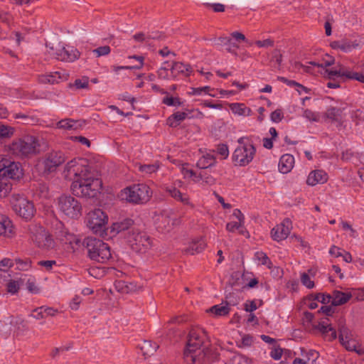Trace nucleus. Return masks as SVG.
I'll return each mask as SVG.
<instances>
[{
    "label": "nucleus",
    "mask_w": 364,
    "mask_h": 364,
    "mask_svg": "<svg viewBox=\"0 0 364 364\" xmlns=\"http://www.w3.org/2000/svg\"><path fill=\"white\" fill-rule=\"evenodd\" d=\"M206 340L203 329L196 328L190 331L183 352V359L187 364H210L218 360L216 348L205 347Z\"/></svg>",
    "instance_id": "nucleus-1"
},
{
    "label": "nucleus",
    "mask_w": 364,
    "mask_h": 364,
    "mask_svg": "<svg viewBox=\"0 0 364 364\" xmlns=\"http://www.w3.org/2000/svg\"><path fill=\"white\" fill-rule=\"evenodd\" d=\"M90 173H81V176L74 180L70 186L73 195L77 197L95 198L102 188V181L89 176Z\"/></svg>",
    "instance_id": "nucleus-2"
},
{
    "label": "nucleus",
    "mask_w": 364,
    "mask_h": 364,
    "mask_svg": "<svg viewBox=\"0 0 364 364\" xmlns=\"http://www.w3.org/2000/svg\"><path fill=\"white\" fill-rule=\"evenodd\" d=\"M125 240L129 247L137 253H146L153 246L152 238L139 227L132 229L126 234Z\"/></svg>",
    "instance_id": "nucleus-3"
},
{
    "label": "nucleus",
    "mask_w": 364,
    "mask_h": 364,
    "mask_svg": "<svg viewBox=\"0 0 364 364\" xmlns=\"http://www.w3.org/2000/svg\"><path fill=\"white\" fill-rule=\"evenodd\" d=\"M82 245L86 247L88 256L92 260L105 263L112 257L109 246L101 240L88 237L83 240Z\"/></svg>",
    "instance_id": "nucleus-4"
},
{
    "label": "nucleus",
    "mask_w": 364,
    "mask_h": 364,
    "mask_svg": "<svg viewBox=\"0 0 364 364\" xmlns=\"http://www.w3.org/2000/svg\"><path fill=\"white\" fill-rule=\"evenodd\" d=\"M40 144L36 137L31 135L14 141L9 145L11 153L17 156H27L40 152Z\"/></svg>",
    "instance_id": "nucleus-5"
},
{
    "label": "nucleus",
    "mask_w": 364,
    "mask_h": 364,
    "mask_svg": "<svg viewBox=\"0 0 364 364\" xmlns=\"http://www.w3.org/2000/svg\"><path fill=\"white\" fill-rule=\"evenodd\" d=\"M151 193L147 185L138 183L124 188L121 193V196L122 199L129 203H144L149 200Z\"/></svg>",
    "instance_id": "nucleus-6"
},
{
    "label": "nucleus",
    "mask_w": 364,
    "mask_h": 364,
    "mask_svg": "<svg viewBox=\"0 0 364 364\" xmlns=\"http://www.w3.org/2000/svg\"><path fill=\"white\" fill-rule=\"evenodd\" d=\"M58 208L67 217L77 219L82 215V205L78 200L70 195H61L58 198Z\"/></svg>",
    "instance_id": "nucleus-7"
},
{
    "label": "nucleus",
    "mask_w": 364,
    "mask_h": 364,
    "mask_svg": "<svg viewBox=\"0 0 364 364\" xmlns=\"http://www.w3.org/2000/svg\"><path fill=\"white\" fill-rule=\"evenodd\" d=\"M11 203L13 210L22 218L28 220L34 216L36 213L34 205L24 196L19 194H14L11 197Z\"/></svg>",
    "instance_id": "nucleus-8"
},
{
    "label": "nucleus",
    "mask_w": 364,
    "mask_h": 364,
    "mask_svg": "<svg viewBox=\"0 0 364 364\" xmlns=\"http://www.w3.org/2000/svg\"><path fill=\"white\" fill-rule=\"evenodd\" d=\"M107 216L100 209H95L87 215V225L96 235L103 236L105 234Z\"/></svg>",
    "instance_id": "nucleus-9"
},
{
    "label": "nucleus",
    "mask_w": 364,
    "mask_h": 364,
    "mask_svg": "<svg viewBox=\"0 0 364 364\" xmlns=\"http://www.w3.org/2000/svg\"><path fill=\"white\" fill-rule=\"evenodd\" d=\"M28 231L32 240L38 247L46 249L53 247V240L43 227L37 224H31Z\"/></svg>",
    "instance_id": "nucleus-10"
},
{
    "label": "nucleus",
    "mask_w": 364,
    "mask_h": 364,
    "mask_svg": "<svg viewBox=\"0 0 364 364\" xmlns=\"http://www.w3.org/2000/svg\"><path fill=\"white\" fill-rule=\"evenodd\" d=\"M50 49L53 52L50 53L56 59L67 61L73 62L78 59L80 55V53L78 50L73 46H63L60 43L56 44L55 47H51Z\"/></svg>",
    "instance_id": "nucleus-11"
},
{
    "label": "nucleus",
    "mask_w": 364,
    "mask_h": 364,
    "mask_svg": "<svg viewBox=\"0 0 364 364\" xmlns=\"http://www.w3.org/2000/svg\"><path fill=\"white\" fill-rule=\"evenodd\" d=\"M255 151L252 144L240 146L235 150L232 160L236 165L246 166L252 161Z\"/></svg>",
    "instance_id": "nucleus-12"
},
{
    "label": "nucleus",
    "mask_w": 364,
    "mask_h": 364,
    "mask_svg": "<svg viewBox=\"0 0 364 364\" xmlns=\"http://www.w3.org/2000/svg\"><path fill=\"white\" fill-rule=\"evenodd\" d=\"M343 347L350 352H354L358 355H364V347L354 334L343 326Z\"/></svg>",
    "instance_id": "nucleus-13"
},
{
    "label": "nucleus",
    "mask_w": 364,
    "mask_h": 364,
    "mask_svg": "<svg viewBox=\"0 0 364 364\" xmlns=\"http://www.w3.org/2000/svg\"><path fill=\"white\" fill-rule=\"evenodd\" d=\"M0 176L6 177L9 180L19 178L22 176L20 164L2 158L0 160Z\"/></svg>",
    "instance_id": "nucleus-14"
},
{
    "label": "nucleus",
    "mask_w": 364,
    "mask_h": 364,
    "mask_svg": "<svg viewBox=\"0 0 364 364\" xmlns=\"http://www.w3.org/2000/svg\"><path fill=\"white\" fill-rule=\"evenodd\" d=\"M65 161V154L60 151H53L46 154L44 160L45 170L52 172Z\"/></svg>",
    "instance_id": "nucleus-15"
},
{
    "label": "nucleus",
    "mask_w": 364,
    "mask_h": 364,
    "mask_svg": "<svg viewBox=\"0 0 364 364\" xmlns=\"http://www.w3.org/2000/svg\"><path fill=\"white\" fill-rule=\"evenodd\" d=\"M291 221L287 218L279 224L276 225L271 231L272 237L274 240L281 241L286 239L290 233Z\"/></svg>",
    "instance_id": "nucleus-16"
},
{
    "label": "nucleus",
    "mask_w": 364,
    "mask_h": 364,
    "mask_svg": "<svg viewBox=\"0 0 364 364\" xmlns=\"http://www.w3.org/2000/svg\"><path fill=\"white\" fill-rule=\"evenodd\" d=\"M87 168L85 167L82 164H79V162L76 159H73L67 163L65 167L64 172L65 173V176L69 177L71 174H73L76 178H78L81 176V173H85L87 172Z\"/></svg>",
    "instance_id": "nucleus-17"
},
{
    "label": "nucleus",
    "mask_w": 364,
    "mask_h": 364,
    "mask_svg": "<svg viewBox=\"0 0 364 364\" xmlns=\"http://www.w3.org/2000/svg\"><path fill=\"white\" fill-rule=\"evenodd\" d=\"M139 226L135 224L132 219L125 218L122 220L114 223L111 227V232L119 233L127 231V234H128L132 229L137 228Z\"/></svg>",
    "instance_id": "nucleus-18"
},
{
    "label": "nucleus",
    "mask_w": 364,
    "mask_h": 364,
    "mask_svg": "<svg viewBox=\"0 0 364 364\" xmlns=\"http://www.w3.org/2000/svg\"><path fill=\"white\" fill-rule=\"evenodd\" d=\"M66 80V76L61 75L59 72L43 74L38 76V82L40 84H58L61 80Z\"/></svg>",
    "instance_id": "nucleus-19"
},
{
    "label": "nucleus",
    "mask_w": 364,
    "mask_h": 364,
    "mask_svg": "<svg viewBox=\"0 0 364 364\" xmlns=\"http://www.w3.org/2000/svg\"><path fill=\"white\" fill-rule=\"evenodd\" d=\"M170 70L173 77H176L178 74H183L186 76H188L193 71V69L189 64H185L178 61H173Z\"/></svg>",
    "instance_id": "nucleus-20"
},
{
    "label": "nucleus",
    "mask_w": 364,
    "mask_h": 364,
    "mask_svg": "<svg viewBox=\"0 0 364 364\" xmlns=\"http://www.w3.org/2000/svg\"><path fill=\"white\" fill-rule=\"evenodd\" d=\"M327 174L322 170H316L311 171L306 180V183L310 186H315L318 183H323L327 181Z\"/></svg>",
    "instance_id": "nucleus-21"
},
{
    "label": "nucleus",
    "mask_w": 364,
    "mask_h": 364,
    "mask_svg": "<svg viewBox=\"0 0 364 364\" xmlns=\"http://www.w3.org/2000/svg\"><path fill=\"white\" fill-rule=\"evenodd\" d=\"M156 228L161 232H168L170 230L173 221L167 214L158 215L155 220Z\"/></svg>",
    "instance_id": "nucleus-22"
},
{
    "label": "nucleus",
    "mask_w": 364,
    "mask_h": 364,
    "mask_svg": "<svg viewBox=\"0 0 364 364\" xmlns=\"http://www.w3.org/2000/svg\"><path fill=\"white\" fill-rule=\"evenodd\" d=\"M294 164V158L291 154H284L280 158L279 162V170L282 173H289L293 168Z\"/></svg>",
    "instance_id": "nucleus-23"
},
{
    "label": "nucleus",
    "mask_w": 364,
    "mask_h": 364,
    "mask_svg": "<svg viewBox=\"0 0 364 364\" xmlns=\"http://www.w3.org/2000/svg\"><path fill=\"white\" fill-rule=\"evenodd\" d=\"M166 191L169 195L176 200L182 203L184 205H190L193 208V205L190 202L189 196L186 193H182L179 190L175 187L167 188Z\"/></svg>",
    "instance_id": "nucleus-24"
},
{
    "label": "nucleus",
    "mask_w": 364,
    "mask_h": 364,
    "mask_svg": "<svg viewBox=\"0 0 364 364\" xmlns=\"http://www.w3.org/2000/svg\"><path fill=\"white\" fill-rule=\"evenodd\" d=\"M14 226L9 218L0 214V235L11 237L13 234Z\"/></svg>",
    "instance_id": "nucleus-25"
},
{
    "label": "nucleus",
    "mask_w": 364,
    "mask_h": 364,
    "mask_svg": "<svg viewBox=\"0 0 364 364\" xmlns=\"http://www.w3.org/2000/svg\"><path fill=\"white\" fill-rule=\"evenodd\" d=\"M60 227L56 232L57 237L60 241L65 243H73V242H77V239L73 234H71L68 230L64 228L62 223H60Z\"/></svg>",
    "instance_id": "nucleus-26"
},
{
    "label": "nucleus",
    "mask_w": 364,
    "mask_h": 364,
    "mask_svg": "<svg viewBox=\"0 0 364 364\" xmlns=\"http://www.w3.org/2000/svg\"><path fill=\"white\" fill-rule=\"evenodd\" d=\"M128 58L129 59H135L137 61V63H135V65H130V66H114L113 70L115 73H117L120 70H134V69L139 70L143 68L144 64V58L143 56L134 55H129L128 57Z\"/></svg>",
    "instance_id": "nucleus-27"
},
{
    "label": "nucleus",
    "mask_w": 364,
    "mask_h": 364,
    "mask_svg": "<svg viewBox=\"0 0 364 364\" xmlns=\"http://www.w3.org/2000/svg\"><path fill=\"white\" fill-rule=\"evenodd\" d=\"M215 164V157L212 154L203 155L197 162L196 166L200 169H206Z\"/></svg>",
    "instance_id": "nucleus-28"
},
{
    "label": "nucleus",
    "mask_w": 364,
    "mask_h": 364,
    "mask_svg": "<svg viewBox=\"0 0 364 364\" xmlns=\"http://www.w3.org/2000/svg\"><path fill=\"white\" fill-rule=\"evenodd\" d=\"M215 44L218 46H226L228 52L237 55L235 49L238 48L239 46L232 42V38L230 37H220L216 40Z\"/></svg>",
    "instance_id": "nucleus-29"
},
{
    "label": "nucleus",
    "mask_w": 364,
    "mask_h": 364,
    "mask_svg": "<svg viewBox=\"0 0 364 364\" xmlns=\"http://www.w3.org/2000/svg\"><path fill=\"white\" fill-rule=\"evenodd\" d=\"M159 348V346L156 343H153L151 341H144L140 345V349L145 356L153 355Z\"/></svg>",
    "instance_id": "nucleus-30"
},
{
    "label": "nucleus",
    "mask_w": 364,
    "mask_h": 364,
    "mask_svg": "<svg viewBox=\"0 0 364 364\" xmlns=\"http://www.w3.org/2000/svg\"><path fill=\"white\" fill-rule=\"evenodd\" d=\"M230 108L234 114L240 116H250L252 114L251 109L242 103H232Z\"/></svg>",
    "instance_id": "nucleus-31"
},
{
    "label": "nucleus",
    "mask_w": 364,
    "mask_h": 364,
    "mask_svg": "<svg viewBox=\"0 0 364 364\" xmlns=\"http://www.w3.org/2000/svg\"><path fill=\"white\" fill-rule=\"evenodd\" d=\"M205 247V243L203 240L200 239L193 241L189 247L186 249V252L190 255H195L201 252Z\"/></svg>",
    "instance_id": "nucleus-32"
},
{
    "label": "nucleus",
    "mask_w": 364,
    "mask_h": 364,
    "mask_svg": "<svg viewBox=\"0 0 364 364\" xmlns=\"http://www.w3.org/2000/svg\"><path fill=\"white\" fill-rule=\"evenodd\" d=\"M187 117L186 112H177L167 119V124L171 127H176Z\"/></svg>",
    "instance_id": "nucleus-33"
},
{
    "label": "nucleus",
    "mask_w": 364,
    "mask_h": 364,
    "mask_svg": "<svg viewBox=\"0 0 364 364\" xmlns=\"http://www.w3.org/2000/svg\"><path fill=\"white\" fill-rule=\"evenodd\" d=\"M346 80H355L364 83V75L360 73L343 68V82H344Z\"/></svg>",
    "instance_id": "nucleus-34"
},
{
    "label": "nucleus",
    "mask_w": 364,
    "mask_h": 364,
    "mask_svg": "<svg viewBox=\"0 0 364 364\" xmlns=\"http://www.w3.org/2000/svg\"><path fill=\"white\" fill-rule=\"evenodd\" d=\"M316 328L326 336H327L328 333L330 332L331 334L329 336L328 340H333L336 338V331L334 328L331 327V326L326 323L325 321L319 322L317 325Z\"/></svg>",
    "instance_id": "nucleus-35"
},
{
    "label": "nucleus",
    "mask_w": 364,
    "mask_h": 364,
    "mask_svg": "<svg viewBox=\"0 0 364 364\" xmlns=\"http://www.w3.org/2000/svg\"><path fill=\"white\" fill-rule=\"evenodd\" d=\"M306 299L309 301H318L322 304H326L331 302L332 296L329 294L318 293L309 294Z\"/></svg>",
    "instance_id": "nucleus-36"
},
{
    "label": "nucleus",
    "mask_w": 364,
    "mask_h": 364,
    "mask_svg": "<svg viewBox=\"0 0 364 364\" xmlns=\"http://www.w3.org/2000/svg\"><path fill=\"white\" fill-rule=\"evenodd\" d=\"M12 185L6 177L0 176V197H6L11 191Z\"/></svg>",
    "instance_id": "nucleus-37"
},
{
    "label": "nucleus",
    "mask_w": 364,
    "mask_h": 364,
    "mask_svg": "<svg viewBox=\"0 0 364 364\" xmlns=\"http://www.w3.org/2000/svg\"><path fill=\"white\" fill-rule=\"evenodd\" d=\"M193 181L196 183L200 181H203V183L205 184L213 186L215 183L216 180L213 176L208 174L206 171H201L198 176H196V179H193Z\"/></svg>",
    "instance_id": "nucleus-38"
},
{
    "label": "nucleus",
    "mask_w": 364,
    "mask_h": 364,
    "mask_svg": "<svg viewBox=\"0 0 364 364\" xmlns=\"http://www.w3.org/2000/svg\"><path fill=\"white\" fill-rule=\"evenodd\" d=\"M230 309L225 306L215 305L208 310L215 316H224L229 314Z\"/></svg>",
    "instance_id": "nucleus-39"
},
{
    "label": "nucleus",
    "mask_w": 364,
    "mask_h": 364,
    "mask_svg": "<svg viewBox=\"0 0 364 364\" xmlns=\"http://www.w3.org/2000/svg\"><path fill=\"white\" fill-rule=\"evenodd\" d=\"M326 118L332 122H339L341 115V111L339 108L330 107L325 113Z\"/></svg>",
    "instance_id": "nucleus-40"
},
{
    "label": "nucleus",
    "mask_w": 364,
    "mask_h": 364,
    "mask_svg": "<svg viewBox=\"0 0 364 364\" xmlns=\"http://www.w3.org/2000/svg\"><path fill=\"white\" fill-rule=\"evenodd\" d=\"M77 122L69 119L60 120L57 124V127L64 129H72L75 128Z\"/></svg>",
    "instance_id": "nucleus-41"
},
{
    "label": "nucleus",
    "mask_w": 364,
    "mask_h": 364,
    "mask_svg": "<svg viewBox=\"0 0 364 364\" xmlns=\"http://www.w3.org/2000/svg\"><path fill=\"white\" fill-rule=\"evenodd\" d=\"M343 111H345L344 116L347 117L348 116L350 118H351L353 120L355 119H360L364 121V112H361L363 114V116H360V114H358V112H360V109H357L355 110H350L348 109L347 107H343Z\"/></svg>",
    "instance_id": "nucleus-42"
},
{
    "label": "nucleus",
    "mask_w": 364,
    "mask_h": 364,
    "mask_svg": "<svg viewBox=\"0 0 364 364\" xmlns=\"http://www.w3.org/2000/svg\"><path fill=\"white\" fill-rule=\"evenodd\" d=\"M255 257L257 260L261 261L262 264L266 265L269 269L272 268V263L265 253L257 252L255 253Z\"/></svg>",
    "instance_id": "nucleus-43"
},
{
    "label": "nucleus",
    "mask_w": 364,
    "mask_h": 364,
    "mask_svg": "<svg viewBox=\"0 0 364 364\" xmlns=\"http://www.w3.org/2000/svg\"><path fill=\"white\" fill-rule=\"evenodd\" d=\"M20 289V284L18 281L9 280L6 284V290L8 293L11 294H16Z\"/></svg>",
    "instance_id": "nucleus-44"
},
{
    "label": "nucleus",
    "mask_w": 364,
    "mask_h": 364,
    "mask_svg": "<svg viewBox=\"0 0 364 364\" xmlns=\"http://www.w3.org/2000/svg\"><path fill=\"white\" fill-rule=\"evenodd\" d=\"M74 86L76 89H85L89 86L88 77H84L82 79H76L73 85L70 84V87Z\"/></svg>",
    "instance_id": "nucleus-45"
},
{
    "label": "nucleus",
    "mask_w": 364,
    "mask_h": 364,
    "mask_svg": "<svg viewBox=\"0 0 364 364\" xmlns=\"http://www.w3.org/2000/svg\"><path fill=\"white\" fill-rule=\"evenodd\" d=\"M359 46V43L357 41H350L345 39L343 41V52H350L353 49H355Z\"/></svg>",
    "instance_id": "nucleus-46"
},
{
    "label": "nucleus",
    "mask_w": 364,
    "mask_h": 364,
    "mask_svg": "<svg viewBox=\"0 0 364 364\" xmlns=\"http://www.w3.org/2000/svg\"><path fill=\"white\" fill-rule=\"evenodd\" d=\"M15 262L18 265V269L21 271H26L31 267V261L29 259H16Z\"/></svg>",
    "instance_id": "nucleus-47"
},
{
    "label": "nucleus",
    "mask_w": 364,
    "mask_h": 364,
    "mask_svg": "<svg viewBox=\"0 0 364 364\" xmlns=\"http://www.w3.org/2000/svg\"><path fill=\"white\" fill-rule=\"evenodd\" d=\"M162 102L168 106H180L182 104L178 97H173L171 96H166L163 99Z\"/></svg>",
    "instance_id": "nucleus-48"
},
{
    "label": "nucleus",
    "mask_w": 364,
    "mask_h": 364,
    "mask_svg": "<svg viewBox=\"0 0 364 364\" xmlns=\"http://www.w3.org/2000/svg\"><path fill=\"white\" fill-rule=\"evenodd\" d=\"M240 301V298L236 293L232 292L226 296V306H235Z\"/></svg>",
    "instance_id": "nucleus-49"
},
{
    "label": "nucleus",
    "mask_w": 364,
    "mask_h": 364,
    "mask_svg": "<svg viewBox=\"0 0 364 364\" xmlns=\"http://www.w3.org/2000/svg\"><path fill=\"white\" fill-rule=\"evenodd\" d=\"M323 63L321 65L316 64L314 62H310V64L317 65L318 67H323V66L328 67V66H330V65H332L334 64L335 59L333 56L326 54L325 55V57L323 58Z\"/></svg>",
    "instance_id": "nucleus-50"
},
{
    "label": "nucleus",
    "mask_w": 364,
    "mask_h": 364,
    "mask_svg": "<svg viewBox=\"0 0 364 364\" xmlns=\"http://www.w3.org/2000/svg\"><path fill=\"white\" fill-rule=\"evenodd\" d=\"M14 129L4 125L0 126V137L8 138L13 135Z\"/></svg>",
    "instance_id": "nucleus-51"
},
{
    "label": "nucleus",
    "mask_w": 364,
    "mask_h": 364,
    "mask_svg": "<svg viewBox=\"0 0 364 364\" xmlns=\"http://www.w3.org/2000/svg\"><path fill=\"white\" fill-rule=\"evenodd\" d=\"M270 118L275 123L280 122L284 118V113L281 109H277L271 113Z\"/></svg>",
    "instance_id": "nucleus-52"
},
{
    "label": "nucleus",
    "mask_w": 364,
    "mask_h": 364,
    "mask_svg": "<svg viewBox=\"0 0 364 364\" xmlns=\"http://www.w3.org/2000/svg\"><path fill=\"white\" fill-rule=\"evenodd\" d=\"M301 282L308 289H312L314 287V282L310 279L307 273H302L301 275Z\"/></svg>",
    "instance_id": "nucleus-53"
},
{
    "label": "nucleus",
    "mask_w": 364,
    "mask_h": 364,
    "mask_svg": "<svg viewBox=\"0 0 364 364\" xmlns=\"http://www.w3.org/2000/svg\"><path fill=\"white\" fill-rule=\"evenodd\" d=\"M111 51L110 47L109 46H104L98 47L96 49H94L92 52L97 55V57H100L102 55H108Z\"/></svg>",
    "instance_id": "nucleus-54"
},
{
    "label": "nucleus",
    "mask_w": 364,
    "mask_h": 364,
    "mask_svg": "<svg viewBox=\"0 0 364 364\" xmlns=\"http://www.w3.org/2000/svg\"><path fill=\"white\" fill-rule=\"evenodd\" d=\"M159 166L156 164L141 165L139 170L146 173H152L157 171Z\"/></svg>",
    "instance_id": "nucleus-55"
},
{
    "label": "nucleus",
    "mask_w": 364,
    "mask_h": 364,
    "mask_svg": "<svg viewBox=\"0 0 364 364\" xmlns=\"http://www.w3.org/2000/svg\"><path fill=\"white\" fill-rule=\"evenodd\" d=\"M332 299L331 301V304L333 306H340L341 305V291L335 290L333 292V295H331Z\"/></svg>",
    "instance_id": "nucleus-56"
},
{
    "label": "nucleus",
    "mask_w": 364,
    "mask_h": 364,
    "mask_svg": "<svg viewBox=\"0 0 364 364\" xmlns=\"http://www.w3.org/2000/svg\"><path fill=\"white\" fill-rule=\"evenodd\" d=\"M336 306H333L332 304L330 306H323L318 311V314L323 313L326 316H331L335 312V307Z\"/></svg>",
    "instance_id": "nucleus-57"
},
{
    "label": "nucleus",
    "mask_w": 364,
    "mask_h": 364,
    "mask_svg": "<svg viewBox=\"0 0 364 364\" xmlns=\"http://www.w3.org/2000/svg\"><path fill=\"white\" fill-rule=\"evenodd\" d=\"M0 21L10 24L13 21V17L10 13L0 10Z\"/></svg>",
    "instance_id": "nucleus-58"
},
{
    "label": "nucleus",
    "mask_w": 364,
    "mask_h": 364,
    "mask_svg": "<svg viewBox=\"0 0 364 364\" xmlns=\"http://www.w3.org/2000/svg\"><path fill=\"white\" fill-rule=\"evenodd\" d=\"M44 307H39L33 311L31 314V316L36 319H43L46 318L45 313H43Z\"/></svg>",
    "instance_id": "nucleus-59"
},
{
    "label": "nucleus",
    "mask_w": 364,
    "mask_h": 364,
    "mask_svg": "<svg viewBox=\"0 0 364 364\" xmlns=\"http://www.w3.org/2000/svg\"><path fill=\"white\" fill-rule=\"evenodd\" d=\"M133 38L135 41L139 43H149L148 35L143 32H139L134 34L133 36Z\"/></svg>",
    "instance_id": "nucleus-60"
},
{
    "label": "nucleus",
    "mask_w": 364,
    "mask_h": 364,
    "mask_svg": "<svg viewBox=\"0 0 364 364\" xmlns=\"http://www.w3.org/2000/svg\"><path fill=\"white\" fill-rule=\"evenodd\" d=\"M217 151L224 159H226L229 155L228 147L226 144H219L217 148Z\"/></svg>",
    "instance_id": "nucleus-61"
},
{
    "label": "nucleus",
    "mask_w": 364,
    "mask_h": 364,
    "mask_svg": "<svg viewBox=\"0 0 364 364\" xmlns=\"http://www.w3.org/2000/svg\"><path fill=\"white\" fill-rule=\"evenodd\" d=\"M255 43L260 48L272 47L274 46V41L270 38H267L263 41H256Z\"/></svg>",
    "instance_id": "nucleus-62"
},
{
    "label": "nucleus",
    "mask_w": 364,
    "mask_h": 364,
    "mask_svg": "<svg viewBox=\"0 0 364 364\" xmlns=\"http://www.w3.org/2000/svg\"><path fill=\"white\" fill-rule=\"evenodd\" d=\"M244 224L237 222H230L227 223L226 230L229 232H233L235 230L240 229L242 228Z\"/></svg>",
    "instance_id": "nucleus-63"
},
{
    "label": "nucleus",
    "mask_w": 364,
    "mask_h": 364,
    "mask_svg": "<svg viewBox=\"0 0 364 364\" xmlns=\"http://www.w3.org/2000/svg\"><path fill=\"white\" fill-rule=\"evenodd\" d=\"M354 301H364V289H353Z\"/></svg>",
    "instance_id": "nucleus-64"
}]
</instances>
